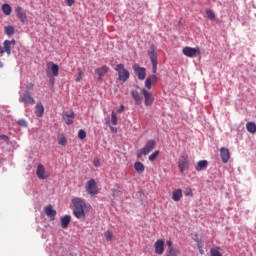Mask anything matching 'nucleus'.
<instances>
[{
  "mask_svg": "<svg viewBox=\"0 0 256 256\" xmlns=\"http://www.w3.org/2000/svg\"><path fill=\"white\" fill-rule=\"evenodd\" d=\"M72 204L74 206L73 215L76 219H85V211H87V203L81 198L72 199Z\"/></svg>",
  "mask_w": 256,
  "mask_h": 256,
  "instance_id": "1",
  "label": "nucleus"
},
{
  "mask_svg": "<svg viewBox=\"0 0 256 256\" xmlns=\"http://www.w3.org/2000/svg\"><path fill=\"white\" fill-rule=\"evenodd\" d=\"M157 142L155 140H149L145 147L138 150L136 152L137 158L141 159L143 157V155H149V153H151L153 151V149L156 147Z\"/></svg>",
  "mask_w": 256,
  "mask_h": 256,
  "instance_id": "2",
  "label": "nucleus"
},
{
  "mask_svg": "<svg viewBox=\"0 0 256 256\" xmlns=\"http://www.w3.org/2000/svg\"><path fill=\"white\" fill-rule=\"evenodd\" d=\"M114 69L118 73L119 81H122V83L129 81L130 74H129L128 70L125 69V66L123 64L116 65Z\"/></svg>",
  "mask_w": 256,
  "mask_h": 256,
  "instance_id": "3",
  "label": "nucleus"
},
{
  "mask_svg": "<svg viewBox=\"0 0 256 256\" xmlns=\"http://www.w3.org/2000/svg\"><path fill=\"white\" fill-rule=\"evenodd\" d=\"M156 50L157 48L153 44L150 45V48L148 50V56L152 63V71L154 75L155 73H157V53H155Z\"/></svg>",
  "mask_w": 256,
  "mask_h": 256,
  "instance_id": "4",
  "label": "nucleus"
},
{
  "mask_svg": "<svg viewBox=\"0 0 256 256\" xmlns=\"http://www.w3.org/2000/svg\"><path fill=\"white\" fill-rule=\"evenodd\" d=\"M178 169L180 173H185L189 169V155L183 154L178 160Z\"/></svg>",
  "mask_w": 256,
  "mask_h": 256,
  "instance_id": "5",
  "label": "nucleus"
},
{
  "mask_svg": "<svg viewBox=\"0 0 256 256\" xmlns=\"http://www.w3.org/2000/svg\"><path fill=\"white\" fill-rule=\"evenodd\" d=\"M20 103H27L28 105H35V98L31 96V93L29 91H25L20 95L19 98Z\"/></svg>",
  "mask_w": 256,
  "mask_h": 256,
  "instance_id": "6",
  "label": "nucleus"
},
{
  "mask_svg": "<svg viewBox=\"0 0 256 256\" xmlns=\"http://www.w3.org/2000/svg\"><path fill=\"white\" fill-rule=\"evenodd\" d=\"M15 13H16V17L19 19V21H21V23H28V19H27V13L25 12V10H23V7L21 6H17L15 9Z\"/></svg>",
  "mask_w": 256,
  "mask_h": 256,
  "instance_id": "7",
  "label": "nucleus"
},
{
  "mask_svg": "<svg viewBox=\"0 0 256 256\" xmlns=\"http://www.w3.org/2000/svg\"><path fill=\"white\" fill-rule=\"evenodd\" d=\"M182 53L186 57L193 58V57H197V55H199L200 51H199V48H191L189 46H186L183 48Z\"/></svg>",
  "mask_w": 256,
  "mask_h": 256,
  "instance_id": "8",
  "label": "nucleus"
},
{
  "mask_svg": "<svg viewBox=\"0 0 256 256\" xmlns=\"http://www.w3.org/2000/svg\"><path fill=\"white\" fill-rule=\"evenodd\" d=\"M62 119L65 121L66 125H73V123H75V112L64 111L62 113Z\"/></svg>",
  "mask_w": 256,
  "mask_h": 256,
  "instance_id": "9",
  "label": "nucleus"
},
{
  "mask_svg": "<svg viewBox=\"0 0 256 256\" xmlns=\"http://www.w3.org/2000/svg\"><path fill=\"white\" fill-rule=\"evenodd\" d=\"M49 71L52 73L53 77H59V65L53 63V62H48L47 63V75L49 76Z\"/></svg>",
  "mask_w": 256,
  "mask_h": 256,
  "instance_id": "10",
  "label": "nucleus"
},
{
  "mask_svg": "<svg viewBox=\"0 0 256 256\" xmlns=\"http://www.w3.org/2000/svg\"><path fill=\"white\" fill-rule=\"evenodd\" d=\"M134 73L140 79V81H143L145 77H147V70L144 67L140 66H133Z\"/></svg>",
  "mask_w": 256,
  "mask_h": 256,
  "instance_id": "11",
  "label": "nucleus"
},
{
  "mask_svg": "<svg viewBox=\"0 0 256 256\" xmlns=\"http://www.w3.org/2000/svg\"><path fill=\"white\" fill-rule=\"evenodd\" d=\"M141 93H142L143 96H144L145 105H147V106L153 105V101H155V98L153 97V93L147 91V90L144 89V88L141 90Z\"/></svg>",
  "mask_w": 256,
  "mask_h": 256,
  "instance_id": "12",
  "label": "nucleus"
},
{
  "mask_svg": "<svg viewBox=\"0 0 256 256\" xmlns=\"http://www.w3.org/2000/svg\"><path fill=\"white\" fill-rule=\"evenodd\" d=\"M156 255H163L165 253V242L163 240H157L154 244Z\"/></svg>",
  "mask_w": 256,
  "mask_h": 256,
  "instance_id": "13",
  "label": "nucleus"
},
{
  "mask_svg": "<svg viewBox=\"0 0 256 256\" xmlns=\"http://www.w3.org/2000/svg\"><path fill=\"white\" fill-rule=\"evenodd\" d=\"M96 75H98V81H103V77L109 73V68L107 66H102L95 70Z\"/></svg>",
  "mask_w": 256,
  "mask_h": 256,
  "instance_id": "14",
  "label": "nucleus"
},
{
  "mask_svg": "<svg viewBox=\"0 0 256 256\" xmlns=\"http://www.w3.org/2000/svg\"><path fill=\"white\" fill-rule=\"evenodd\" d=\"M220 157L222 162L229 163V159H231V154L229 153V149L225 147L220 148Z\"/></svg>",
  "mask_w": 256,
  "mask_h": 256,
  "instance_id": "15",
  "label": "nucleus"
},
{
  "mask_svg": "<svg viewBox=\"0 0 256 256\" xmlns=\"http://www.w3.org/2000/svg\"><path fill=\"white\" fill-rule=\"evenodd\" d=\"M86 191L88 193H97V182L95 181V179H90L86 183Z\"/></svg>",
  "mask_w": 256,
  "mask_h": 256,
  "instance_id": "16",
  "label": "nucleus"
},
{
  "mask_svg": "<svg viewBox=\"0 0 256 256\" xmlns=\"http://www.w3.org/2000/svg\"><path fill=\"white\" fill-rule=\"evenodd\" d=\"M36 175L39 179H47L49 177V174L45 172V166L43 164L38 165Z\"/></svg>",
  "mask_w": 256,
  "mask_h": 256,
  "instance_id": "17",
  "label": "nucleus"
},
{
  "mask_svg": "<svg viewBox=\"0 0 256 256\" xmlns=\"http://www.w3.org/2000/svg\"><path fill=\"white\" fill-rule=\"evenodd\" d=\"M44 213L47 217H50L51 221H55V217L57 216V211L53 209V206L49 205L44 208Z\"/></svg>",
  "mask_w": 256,
  "mask_h": 256,
  "instance_id": "18",
  "label": "nucleus"
},
{
  "mask_svg": "<svg viewBox=\"0 0 256 256\" xmlns=\"http://www.w3.org/2000/svg\"><path fill=\"white\" fill-rule=\"evenodd\" d=\"M159 81V78L157 75H151L149 76L145 81V87L146 89H151V85H155Z\"/></svg>",
  "mask_w": 256,
  "mask_h": 256,
  "instance_id": "19",
  "label": "nucleus"
},
{
  "mask_svg": "<svg viewBox=\"0 0 256 256\" xmlns=\"http://www.w3.org/2000/svg\"><path fill=\"white\" fill-rule=\"evenodd\" d=\"M209 167V162L207 160H200L197 162L195 169L196 171H205Z\"/></svg>",
  "mask_w": 256,
  "mask_h": 256,
  "instance_id": "20",
  "label": "nucleus"
},
{
  "mask_svg": "<svg viewBox=\"0 0 256 256\" xmlns=\"http://www.w3.org/2000/svg\"><path fill=\"white\" fill-rule=\"evenodd\" d=\"M62 229H67L71 223V216L65 215L60 219Z\"/></svg>",
  "mask_w": 256,
  "mask_h": 256,
  "instance_id": "21",
  "label": "nucleus"
},
{
  "mask_svg": "<svg viewBox=\"0 0 256 256\" xmlns=\"http://www.w3.org/2000/svg\"><path fill=\"white\" fill-rule=\"evenodd\" d=\"M131 96H132V99H134L136 105H141V101H143V100H142L141 95H139V92L137 90L131 91Z\"/></svg>",
  "mask_w": 256,
  "mask_h": 256,
  "instance_id": "22",
  "label": "nucleus"
},
{
  "mask_svg": "<svg viewBox=\"0 0 256 256\" xmlns=\"http://www.w3.org/2000/svg\"><path fill=\"white\" fill-rule=\"evenodd\" d=\"M246 129L248 131V133H251L252 135L256 134V124L255 122H248L246 124Z\"/></svg>",
  "mask_w": 256,
  "mask_h": 256,
  "instance_id": "23",
  "label": "nucleus"
},
{
  "mask_svg": "<svg viewBox=\"0 0 256 256\" xmlns=\"http://www.w3.org/2000/svg\"><path fill=\"white\" fill-rule=\"evenodd\" d=\"M44 113H45V108L43 107V104L42 103H38L36 105L35 114L37 115V117H42Z\"/></svg>",
  "mask_w": 256,
  "mask_h": 256,
  "instance_id": "24",
  "label": "nucleus"
},
{
  "mask_svg": "<svg viewBox=\"0 0 256 256\" xmlns=\"http://www.w3.org/2000/svg\"><path fill=\"white\" fill-rule=\"evenodd\" d=\"M4 33L5 35H8V37H11V35H15V27L11 25L5 26Z\"/></svg>",
  "mask_w": 256,
  "mask_h": 256,
  "instance_id": "25",
  "label": "nucleus"
},
{
  "mask_svg": "<svg viewBox=\"0 0 256 256\" xmlns=\"http://www.w3.org/2000/svg\"><path fill=\"white\" fill-rule=\"evenodd\" d=\"M4 46V53H7V55H11V40H5L3 42Z\"/></svg>",
  "mask_w": 256,
  "mask_h": 256,
  "instance_id": "26",
  "label": "nucleus"
},
{
  "mask_svg": "<svg viewBox=\"0 0 256 256\" xmlns=\"http://www.w3.org/2000/svg\"><path fill=\"white\" fill-rule=\"evenodd\" d=\"M179 255V248H168L165 256H177Z\"/></svg>",
  "mask_w": 256,
  "mask_h": 256,
  "instance_id": "27",
  "label": "nucleus"
},
{
  "mask_svg": "<svg viewBox=\"0 0 256 256\" xmlns=\"http://www.w3.org/2000/svg\"><path fill=\"white\" fill-rule=\"evenodd\" d=\"M134 169L137 173H143V171H145V165L141 162H135Z\"/></svg>",
  "mask_w": 256,
  "mask_h": 256,
  "instance_id": "28",
  "label": "nucleus"
},
{
  "mask_svg": "<svg viewBox=\"0 0 256 256\" xmlns=\"http://www.w3.org/2000/svg\"><path fill=\"white\" fill-rule=\"evenodd\" d=\"M206 17L207 19H210V21H215V19H217L215 12L211 9L206 10Z\"/></svg>",
  "mask_w": 256,
  "mask_h": 256,
  "instance_id": "29",
  "label": "nucleus"
},
{
  "mask_svg": "<svg viewBox=\"0 0 256 256\" xmlns=\"http://www.w3.org/2000/svg\"><path fill=\"white\" fill-rule=\"evenodd\" d=\"M2 11H3L4 15H7V16L11 15V11H12L11 5L3 4L2 5Z\"/></svg>",
  "mask_w": 256,
  "mask_h": 256,
  "instance_id": "30",
  "label": "nucleus"
},
{
  "mask_svg": "<svg viewBox=\"0 0 256 256\" xmlns=\"http://www.w3.org/2000/svg\"><path fill=\"white\" fill-rule=\"evenodd\" d=\"M58 144H60L62 147H65L67 145V137L65 135H59L58 136Z\"/></svg>",
  "mask_w": 256,
  "mask_h": 256,
  "instance_id": "31",
  "label": "nucleus"
},
{
  "mask_svg": "<svg viewBox=\"0 0 256 256\" xmlns=\"http://www.w3.org/2000/svg\"><path fill=\"white\" fill-rule=\"evenodd\" d=\"M106 241H113V232L111 230H107L104 234Z\"/></svg>",
  "mask_w": 256,
  "mask_h": 256,
  "instance_id": "32",
  "label": "nucleus"
},
{
  "mask_svg": "<svg viewBox=\"0 0 256 256\" xmlns=\"http://www.w3.org/2000/svg\"><path fill=\"white\" fill-rule=\"evenodd\" d=\"M77 71L78 77L76 78V83H81V81H83V71L81 70V68H78Z\"/></svg>",
  "mask_w": 256,
  "mask_h": 256,
  "instance_id": "33",
  "label": "nucleus"
},
{
  "mask_svg": "<svg viewBox=\"0 0 256 256\" xmlns=\"http://www.w3.org/2000/svg\"><path fill=\"white\" fill-rule=\"evenodd\" d=\"M182 197H183L182 193H173L172 194L173 201H181Z\"/></svg>",
  "mask_w": 256,
  "mask_h": 256,
  "instance_id": "34",
  "label": "nucleus"
},
{
  "mask_svg": "<svg viewBox=\"0 0 256 256\" xmlns=\"http://www.w3.org/2000/svg\"><path fill=\"white\" fill-rule=\"evenodd\" d=\"M111 123L112 125H117V113H115V111L111 113Z\"/></svg>",
  "mask_w": 256,
  "mask_h": 256,
  "instance_id": "35",
  "label": "nucleus"
},
{
  "mask_svg": "<svg viewBox=\"0 0 256 256\" xmlns=\"http://www.w3.org/2000/svg\"><path fill=\"white\" fill-rule=\"evenodd\" d=\"M159 157V150L155 151L149 156V161H154Z\"/></svg>",
  "mask_w": 256,
  "mask_h": 256,
  "instance_id": "36",
  "label": "nucleus"
},
{
  "mask_svg": "<svg viewBox=\"0 0 256 256\" xmlns=\"http://www.w3.org/2000/svg\"><path fill=\"white\" fill-rule=\"evenodd\" d=\"M78 137H79V139H85V137H87V133L85 132V130H83V129L79 130Z\"/></svg>",
  "mask_w": 256,
  "mask_h": 256,
  "instance_id": "37",
  "label": "nucleus"
},
{
  "mask_svg": "<svg viewBox=\"0 0 256 256\" xmlns=\"http://www.w3.org/2000/svg\"><path fill=\"white\" fill-rule=\"evenodd\" d=\"M210 255L211 256H223L222 254H221V252H219L217 249H215V248H213V249H211L210 250Z\"/></svg>",
  "mask_w": 256,
  "mask_h": 256,
  "instance_id": "38",
  "label": "nucleus"
},
{
  "mask_svg": "<svg viewBox=\"0 0 256 256\" xmlns=\"http://www.w3.org/2000/svg\"><path fill=\"white\" fill-rule=\"evenodd\" d=\"M197 247L199 249L200 255H205V250H203V246L201 245V241L197 240Z\"/></svg>",
  "mask_w": 256,
  "mask_h": 256,
  "instance_id": "39",
  "label": "nucleus"
},
{
  "mask_svg": "<svg viewBox=\"0 0 256 256\" xmlns=\"http://www.w3.org/2000/svg\"><path fill=\"white\" fill-rule=\"evenodd\" d=\"M17 123L20 127H27V121L25 119H19Z\"/></svg>",
  "mask_w": 256,
  "mask_h": 256,
  "instance_id": "40",
  "label": "nucleus"
},
{
  "mask_svg": "<svg viewBox=\"0 0 256 256\" xmlns=\"http://www.w3.org/2000/svg\"><path fill=\"white\" fill-rule=\"evenodd\" d=\"M67 7H73L75 5V0H65Z\"/></svg>",
  "mask_w": 256,
  "mask_h": 256,
  "instance_id": "41",
  "label": "nucleus"
},
{
  "mask_svg": "<svg viewBox=\"0 0 256 256\" xmlns=\"http://www.w3.org/2000/svg\"><path fill=\"white\" fill-rule=\"evenodd\" d=\"M93 165H94V167H100L101 161H99V158H95L93 160Z\"/></svg>",
  "mask_w": 256,
  "mask_h": 256,
  "instance_id": "42",
  "label": "nucleus"
},
{
  "mask_svg": "<svg viewBox=\"0 0 256 256\" xmlns=\"http://www.w3.org/2000/svg\"><path fill=\"white\" fill-rule=\"evenodd\" d=\"M166 245L168 249H175V247H173V241L171 240L166 241Z\"/></svg>",
  "mask_w": 256,
  "mask_h": 256,
  "instance_id": "43",
  "label": "nucleus"
},
{
  "mask_svg": "<svg viewBox=\"0 0 256 256\" xmlns=\"http://www.w3.org/2000/svg\"><path fill=\"white\" fill-rule=\"evenodd\" d=\"M33 87H35V84L29 83V84H27L26 89H27V91H31L33 89Z\"/></svg>",
  "mask_w": 256,
  "mask_h": 256,
  "instance_id": "44",
  "label": "nucleus"
},
{
  "mask_svg": "<svg viewBox=\"0 0 256 256\" xmlns=\"http://www.w3.org/2000/svg\"><path fill=\"white\" fill-rule=\"evenodd\" d=\"M125 111V106L121 104L120 108L117 110V113H123Z\"/></svg>",
  "mask_w": 256,
  "mask_h": 256,
  "instance_id": "45",
  "label": "nucleus"
},
{
  "mask_svg": "<svg viewBox=\"0 0 256 256\" xmlns=\"http://www.w3.org/2000/svg\"><path fill=\"white\" fill-rule=\"evenodd\" d=\"M0 138L4 141H9V137H7L6 135H1Z\"/></svg>",
  "mask_w": 256,
  "mask_h": 256,
  "instance_id": "46",
  "label": "nucleus"
},
{
  "mask_svg": "<svg viewBox=\"0 0 256 256\" xmlns=\"http://www.w3.org/2000/svg\"><path fill=\"white\" fill-rule=\"evenodd\" d=\"M3 53H5V50L0 46V55H3Z\"/></svg>",
  "mask_w": 256,
  "mask_h": 256,
  "instance_id": "47",
  "label": "nucleus"
},
{
  "mask_svg": "<svg viewBox=\"0 0 256 256\" xmlns=\"http://www.w3.org/2000/svg\"><path fill=\"white\" fill-rule=\"evenodd\" d=\"M11 45H15L16 41L15 39L10 40Z\"/></svg>",
  "mask_w": 256,
  "mask_h": 256,
  "instance_id": "48",
  "label": "nucleus"
},
{
  "mask_svg": "<svg viewBox=\"0 0 256 256\" xmlns=\"http://www.w3.org/2000/svg\"><path fill=\"white\" fill-rule=\"evenodd\" d=\"M181 189H177L176 191H174V193H181Z\"/></svg>",
  "mask_w": 256,
  "mask_h": 256,
  "instance_id": "49",
  "label": "nucleus"
},
{
  "mask_svg": "<svg viewBox=\"0 0 256 256\" xmlns=\"http://www.w3.org/2000/svg\"><path fill=\"white\" fill-rule=\"evenodd\" d=\"M0 67H3V63L2 62H0Z\"/></svg>",
  "mask_w": 256,
  "mask_h": 256,
  "instance_id": "50",
  "label": "nucleus"
}]
</instances>
